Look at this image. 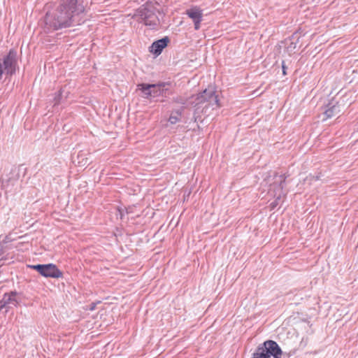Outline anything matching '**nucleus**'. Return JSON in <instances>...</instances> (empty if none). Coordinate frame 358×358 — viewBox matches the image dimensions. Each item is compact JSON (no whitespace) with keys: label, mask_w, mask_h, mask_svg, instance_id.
I'll list each match as a JSON object with an SVG mask.
<instances>
[{"label":"nucleus","mask_w":358,"mask_h":358,"mask_svg":"<svg viewBox=\"0 0 358 358\" xmlns=\"http://www.w3.org/2000/svg\"><path fill=\"white\" fill-rule=\"evenodd\" d=\"M282 73H283L284 75L286 74L285 67L284 65H282Z\"/></svg>","instance_id":"4468645a"},{"label":"nucleus","mask_w":358,"mask_h":358,"mask_svg":"<svg viewBox=\"0 0 358 358\" xmlns=\"http://www.w3.org/2000/svg\"><path fill=\"white\" fill-rule=\"evenodd\" d=\"M196 99L198 100L197 103H201L205 101H208L210 104H211L212 102H214L217 106H220V104L218 103L217 96H216L215 93L211 91L208 92L206 90H204L201 94L197 96Z\"/></svg>","instance_id":"6e6552de"},{"label":"nucleus","mask_w":358,"mask_h":358,"mask_svg":"<svg viewBox=\"0 0 358 358\" xmlns=\"http://www.w3.org/2000/svg\"><path fill=\"white\" fill-rule=\"evenodd\" d=\"M282 350L278 344L271 340L258 346L251 358H281Z\"/></svg>","instance_id":"f03ea898"},{"label":"nucleus","mask_w":358,"mask_h":358,"mask_svg":"<svg viewBox=\"0 0 358 358\" xmlns=\"http://www.w3.org/2000/svg\"><path fill=\"white\" fill-rule=\"evenodd\" d=\"M164 86V83H160V84H157V85L141 83V84L137 85V90H141L142 92H143L145 94V98L148 99L152 95V93H154V94L156 93L155 91L151 90L152 88H155L157 87H162Z\"/></svg>","instance_id":"1a4fd4ad"},{"label":"nucleus","mask_w":358,"mask_h":358,"mask_svg":"<svg viewBox=\"0 0 358 358\" xmlns=\"http://www.w3.org/2000/svg\"><path fill=\"white\" fill-rule=\"evenodd\" d=\"M2 74H3V70H2L1 64L0 63V78H1Z\"/></svg>","instance_id":"ddd939ff"},{"label":"nucleus","mask_w":358,"mask_h":358,"mask_svg":"<svg viewBox=\"0 0 358 358\" xmlns=\"http://www.w3.org/2000/svg\"><path fill=\"white\" fill-rule=\"evenodd\" d=\"M77 0L64 1L53 10L48 13L45 16L46 24L55 29L69 26L74 15L85 12V7L81 4L77 5Z\"/></svg>","instance_id":"f257e3e1"},{"label":"nucleus","mask_w":358,"mask_h":358,"mask_svg":"<svg viewBox=\"0 0 358 358\" xmlns=\"http://www.w3.org/2000/svg\"><path fill=\"white\" fill-rule=\"evenodd\" d=\"M157 13L159 12L151 6H147L141 10V16L145 25L154 28L159 24Z\"/></svg>","instance_id":"20e7f679"},{"label":"nucleus","mask_w":358,"mask_h":358,"mask_svg":"<svg viewBox=\"0 0 358 358\" xmlns=\"http://www.w3.org/2000/svg\"><path fill=\"white\" fill-rule=\"evenodd\" d=\"M340 112L338 103L337 101L331 102L328 105V108L324 112L327 119L334 117Z\"/></svg>","instance_id":"9b49d317"},{"label":"nucleus","mask_w":358,"mask_h":358,"mask_svg":"<svg viewBox=\"0 0 358 358\" xmlns=\"http://www.w3.org/2000/svg\"><path fill=\"white\" fill-rule=\"evenodd\" d=\"M169 120L171 124H175L178 122V118L176 117L171 115Z\"/></svg>","instance_id":"f8f14e48"},{"label":"nucleus","mask_w":358,"mask_h":358,"mask_svg":"<svg viewBox=\"0 0 358 358\" xmlns=\"http://www.w3.org/2000/svg\"><path fill=\"white\" fill-rule=\"evenodd\" d=\"M92 310L94 309V306H92V308H90Z\"/></svg>","instance_id":"2eb2a0df"},{"label":"nucleus","mask_w":358,"mask_h":358,"mask_svg":"<svg viewBox=\"0 0 358 358\" xmlns=\"http://www.w3.org/2000/svg\"><path fill=\"white\" fill-rule=\"evenodd\" d=\"M185 13L194 22L195 30H199L203 18V10L198 6H192Z\"/></svg>","instance_id":"39448f33"},{"label":"nucleus","mask_w":358,"mask_h":358,"mask_svg":"<svg viewBox=\"0 0 358 358\" xmlns=\"http://www.w3.org/2000/svg\"><path fill=\"white\" fill-rule=\"evenodd\" d=\"M2 302L3 303V306L12 304L15 306H17L20 303L19 300L17 299L16 292L5 294L2 299Z\"/></svg>","instance_id":"9d476101"},{"label":"nucleus","mask_w":358,"mask_h":358,"mask_svg":"<svg viewBox=\"0 0 358 358\" xmlns=\"http://www.w3.org/2000/svg\"><path fill=\"white\" fill-rule=\"evenodd\" d=\"M170 40L166 36L162 39L157 40L153 42L151 46L149 48L150 52L155 56H159L162 50L168 45Z\"/></svg>","instance_id":"0eeeda50"},{"label":"nucleus","mask_w":358,"mask_h":358,"mask_svg":"<svg viewBox=\"0 0 358 358\" xmlns=\"http://www.w3.org/2000/svg\"><path fill=\"white\" fill-rule=\"evenodd\" d=\"M29 266L37 271L41 275L45 278H60L63 277L62 271L53 264L31 265Z\"/></svg>","instance_id":"7ed1b4c3"},{"label":"nucleus","mask_w":358,"mask_h":358,"mask_svg":"<svg viewBox=\"0 0 358 358\" xmlns=\"http://www.w3.org/2000/svg\"><path fill=\"white\" fill-rule=\"evenodd\" d=\"M17 53L15 50H10L8 55L3 59V65L6 73L13 74L15 71L17 65Z\"/></svg>","instance_id":"423d86ee"}]
</instances>
